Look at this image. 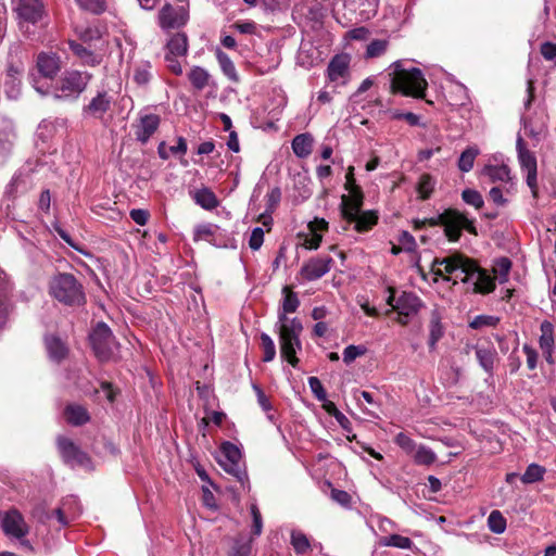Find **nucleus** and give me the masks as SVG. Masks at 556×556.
<instances>
[{"instance_id":"nucleus-1","label":"nucleus","mask_w":556,"mask_h":556,"mask_svg":"<svg viewBox=\"0 0 556 556\" xmlns=\"http://www.w3.org/2000/svg\"><path fill=\"white\" fill-rule=\"evenodd\" d=\"M282 292L285 296L281 308L278 312V321L275 328L279 338L281 358L292 367H296L299 364L296 353L302 349L300 334L302 333L303 326L300 319L289 318L287 314L294 313L300 305V301L296 293L291 291L289 287H285Z\"/></svg>"},{"instance_id":"nucleus-2","label":"nucleus","mask_w":556,"mask_h":556,"mask_svg":"<svg viewBox=\"0 0 556 556\" xmlns=\"http://www.w3.org/2000/svg\"><path fill=\"white\" fill-rule=\"evenodd\" d=\"M431 269L437 276L448 274L465 283H472L475 292L478 293H490L495 289L494 278L475 261L460 253L434 258Z\"/></svg>"},{"instance_id":"nucleus-3","label":"nucleus","mask_w":556,"mask_h":556,"mask_svg":"<svg viewBox=\"0 0 556 556\" xmlns=\"http://www.w3.org/2000/svg\"><path fill=\"white\" fill-rule=\"evenodd\" d=\"M391 76V92L407 97L424 98L428 83L419 68L406 70L402 61H395L389 67Z\"/></svg>"},{"instance_id":"nucleus-4","label":"nucleus","mask_w":556,"mask_h":556,"mask_svg":"<svg viewBox=\"0 0 556 556\" xmlns=\"http://www.w3.org/2000/svg\"><path fill=\"white\" fill-rule=\"evenodd\" d=\"M49 293L56 301L68 306H79L86 302L81 283L67 273H61L51 278Z\"/></svg>"},{"instance_id":"nucleus-5","label":"nucleus","mask_w":556,"mask_h":556,"mask_svg":"<svg viewBox=\"0 0 556 556\" xmlns=\"http://www.w3.org/2000/svg\"><path fill=\"white\" fill-rule=\"evenodd\" d=\"M427 225L430 226H444L445 236L450 241H458L462 230L466 229L468 232L476 235V227L473 222L468 219L463 213L457 210L448 208L437 217L426 218Z\"/></svg>"},{"instance_id":"nucleus-6","label":"nucleus","mask_w":556,"mask_h":556,"mask_svg":"<svg viewBox=\"0 0 556 556\" xmlns=\"http://www.w3.org/2000/svg\"><path fill=\"white\" fill-rule=\"evenodd\" d=\"M217 462L220 467L233 476L244 486L248 484V476L242 463L240 448L231 442H224L219 448Z\"/></svg>"},{"instance_id":"nucleus-7","label":"nucleus","mask_w":556,"mask_h":556,"mask_svg":"<svg viewBox=\"0 0 556 556\" xmlns=\"http://www.w3.org/2000/svg\"><path fill=\"white\" fill-rule=\"evenodd\" d=\"M90 79L88 72L67 71L59 80L54 97L61 100L76 99L87 88Z\"/></svg>"},{"instance_id":"nucleus-8","label":"nucleus","mask_w":556,"mask_h":556,"mask_svg":"<svg viewBox=\"0 0 556 556\" xmlns=\"http://www.w3.org/2000/svg\"><path fill=\"white\" fill-rule=\"evenodd\" d=\"M92 349L100 361L114 358L118 352V343L111 329L104 323H99L90 333Z\"/></svg>"},{"instance_id":"nucleus-9","label":"nucleus","mask_w":556,"mask_h":556,"mask_svg":"<svg viewBox=\"0 0 556 556\" xmlns=\"http://www.w3.org/2000/svg\"><path fill=\"white\" fill-rule=\"evenodd\" d=\"M391 294L387 299L388 305L393 311L397 312V323L405 326L408 324L409 318L417 315L422 303L420 299L412 292H403L397 299H395L392 290Z\"/></svg>"},{"instance_id":"nucleus-10","label":"nucleus","mask_w":556,"mask_h":556,"mask_svg":"<svg viewBox=\"0 0 556 556\" xmlns=\"http://www.w3.org/2000/svg\"><path fill=\"white\" fill-rule=\"evenodd\" d=\"M0 526L12 538L22 539L28 533V526L17 509L0 513Z\"/></svg>"},{"instance_id":"nucleus-11","label":"nucleus","mask_w":556,"mask_h":556,"mask_svg":"<svg viewBox=\"0 0 556 556\" xmlns=\"http://www.w3.org/2000/svg\"><path fill=\"white\" fill-rule=\"evenodd\" d=\"M189 13L185 5L174 8L167 3L159 12V25L163 29L179 28L187 23Z\"/></svg>"},{"instance_id":"nucleus-12","label":"nucleus","mask_w":556,"mask_h":556,"mask_svg":"<svg viewBox=\"0 0 556 556\" xmlns=\"http://www.w3.org/2000/svg\"><path fill=\"white\" fill-rule=\"evenodd\" d=\"M332 263L330 256L313 257L303 264L300 274L305 280H317L330 271Z\"/></svg>"},{"instance_id":"nucleus-13","label":"nucleus","mask_w":556,"mask_h":556,"mask_svg":"<svg viewBox=\"0 0 556 556\" xmlns=\"http://www.w3.org/2000/svg\"><path fill=\"white\" fill-rule=\"evenodd\" d=\"M350 56L348 54L334 55L328 64V79L338 85L346 84L350 77Z\"/></svg>"},{"instance_id":"nucleus-14","label":"nucleus","mask_w":556,"mask_h":556,"mask_svg":"<svg viewBox=\"0 0 556 556\" xmlns=\"http://www.w3.org/2000/svg\"><path fill=\"white\" fill-rule=\"evenodd\" d=\"M58 448L64 462L71 466H86L89 463L87 454L80 451L70 439L59 437Z\"/></svg>"},{"instance_id":"nucleus-15","label":"nucleus","mask_w":556,"mask_h":556,"mask_svg":"<svg viewBox=\"0 0 556 556\" xmlns=\"http://www.w3.org/2000/svg\"><path fill=\"white\" fill-rule=\"evenodd\" d=\"M24 65L22 62H11L8 65L4 87L9 98L15 99L20 93L21 77L24 73Z\"/></svg>"},{"instance_id":"nucleus-16","label":"nucleus","mask_w":556,"mask_h":556,"mask_svg":"<svg viewBox=\"0 0 556 556\" xmlns=\"http://www.w3.org/2000/svg\"><path fill=\"white\" fill-rule=\"evenodd\" d=\"M363 204V194L361 190H352L351 197L343 195L341 203L342 217L348 222L352 223L361 214V207Z\"/></svg>"},{"instance_id":"nucleus-17","label":"nucleus","mask_w":556,"mask_h":556,"mask_svg":"<svg viewBox=\"0 0 556 556\" xmlns=\"http://www.w3.org/2000/svg\"><path fill=\"white\" fill-rule=\"evenodd\" d=\"M15 10L20 18L34 24L41 17L43 5L41 0H18Z\"/></svg>"},{"instance_id":"nucleus-18","label":"nucleus","mask_w":556,"mask_h":556,"mask_svg":"<svg viewBox=\"0 0 556 556\" xmlns=\"http://www.w3.org/2000/svg\"><path fill=\"white\" fill-rule=\"evenodd\" d=\"M160 126V116L156 114H146L139 119L136 126V138L141 143H147L150 137L157 130Z\"/></svg>"},{"instance_id":"nucleus-19","label":"nucleus","mask_w":556,"mask_h":556,"mask_svg":"<svg viewBox=\"0 0 556 556\" xmlns=\"http://www.w3.org/2000/svg\"><path fill=\"white\" fill-rule=\"evenodd\" d=\"M60 59L56 54L46 52L38 54L37 70L42 77L52 79L60 72Z\"/></svg>"},{"instance_id":"nucleus-20","label":"nucleus","mask_w":556,"mask_h":556,"mask_svg":"<svg viewBox=\"0 0 556 556\" xmlns=\"http://www.w3.org/2000/svg\"><path fill=\"white\" fill-rule=\"evenodd\" d=\"M476 357L482 369L493 375L495 364L497 362V351L492 345H475Z\"/></svg>"},{"instance_id":"nucleus-21","label":"nucleus","mask_w":556,"mask_h":556,"mask_svg":"<svg viewBox=\"0 0 556 556\" xmlns=\"http://www.w3.org/2000/svg\"><path fill=\"white\" fill-rule=\"evenodd\" d=\"M194 203L203 210L213 211L219 206L216 194L207 187H201L190 192Z\"/></svg>"},{"instance_id":"nucleus-22","label":"nucleus","mask_w":556,"mask_h":556,"mask_svg":"<svg viewBox=\"0 0 556 556\" xmlns=\"http://www.w3.org/2000/svg\"><path fill=\"white\" fill-rule=\"evenodd\" d=\"M111 102L112 99L105 91L99 92L84 111L92 117L101 118L109 111Z\"/></svg>"},{"instance_id":"nucleus-23","label":"nucleus","mask_w":556,"mask_h":556,"mask_svg":"<svg viewBox=\"0 0 556 556\" xmlns=\"http://www.w3.org/2000/svg\"><path fill=\"white\" fill-rule=\"evenodd\" d=\"M45 344L49 358L55 363L63 361L68 353L66 344L54 334L46 336Z\"/></svg>"},{"instance_id":"nucleus-24","label":"nucleus","mask_w":556,"mask_h":556,"mask_svg":"<svg viewBox=\"0 0 556 556\" xmlns=\"http://www.w3.org/2000/svg\"><path fill=\"white\" fill-rule=\"evenodd\" d=\"M11 290L12 286L7 274L0 269V328L7 323L9 312L8 296Z\"/></svg>"},{"instance_id":"nucleus-25","label":"nucleus","mask_w":556,"mask_h":556,"mask_svg":"<svg viewBox=\"0 0 556 556\" xmlns=\"http://www.w3.org/2000/svg\"><path fill=\"white\" fill-rule=\"evenodd\" d=\"M219 232V227L214 224H200L194 228L193 231V240L194 241H206L213 245L218 247L217 243V235Z\"/></svg>"},{"instance_id":"nucleus-26","label":"nucleus","mask_w":556,"mask_h":556,"mask_svg":"<svg viewBox=\"0 0 556 556\" xmlns=\"http://www.w3.org/2000/svg\"><path fill=\"white\" fill-rule=\"evenodd\" d=\"M28 176L21 172L15 173L5 187V195L15 199L18 194L28 190Z\"/></svg>"},{"instance_id":"nucleus-27","label":"nucleus","mask_w":556,"mask_h":556,"mask_svg":"<svg viewBox=\"0 0 556 556\" xmlns=\"http://www.w3.org/2000/svg\"><path fill=\"white\" fill-rule=\"evenodd\" d=\"M313 137L309 134H301L293 138L292 150L298 157L304 159L312 153Z\"/></svg>"},{"instance_id":"nucleus-28","label":"nucleus","mask_w":556,"mask_h":556,"mask_svg":"<svg viewBox=\"0 0 556 556\" xmlns=\"http://www.w3.org/2000/svg\"><path fill=\"white\" fill-rule=\"evenodd\" d=\"M482 174L492 182H507L510 180V170L507 165H485Z\"/></svg>"},{"instance_id":"nucleus-29","label":"nucleus","mask_w":556,"mask_h":556,"mask_svg":"<svg viewBox=\"0 0 556 556\" xmlns=\"http://www.w3.org/2000/svg\"><path fill=\"white\" fill-rule=\"evenodd\" d=\"M167 54L185 56L188 52V38L184 33L175 34L167 42Z\"/></svg>"},{"instance_id":"nucleus-30","label":"nucleus","mask_w":556,"mask_h":556,"mask_svg":"<svg viewBox=\"0 0 556 556\" xmlns=\"http://www.w3.org/2000/svg\"><path fill=\"white\" fill-rule=\"evenodd\" d=\"M539 345L541 350H555L554 325L548 320H543L540 326Z\"/></svg>"},{"instance_id":"nucleus-31","label":"nucleus","mask_w":556,"mask_h":556,"mask_svg":"<svg viewBox=\"0 0 556 556\" xmlns=\"http://www.w3.org/2000/svg\"><path fill=\"white\" fill-rule=\"evenodd\" d=\"M65 417L66 420L74 426L84 425L89 420L87 409L84 406L76 404H72L66 407Z\"/></svg>"},{"instance_id":"nucleus-32","label":"nucleus","mask_w":556,"mask_h":556,"mask_svg":"<svg viewBox=\"0 0 556 556\" xmlns=\"http://www.w3.org/2000/svg\"><path fill=\"white\" fill-rule=\"evenodd\" d=\"M516 148L518 152V160L523 170L536 168L535 156L525 147L523 139L519 136L517 138Z\"/></svg>"},{"instance_id":"nucleus-33","label":"nucleus","mask_w":556,"mask_h":556,"mask_svg":"<svg viewBox=\"0 0 556 556\" xmlns=\"http://www.w3.org/2000/svg\"><path fill=\"white\" fill-rule=\"evenodd\" d=\"M70 48L81 60L84 64L94 66L100 63V58L81 43L71 41Z\"/></svg>"},{"instance_id":"nucleus-34","label":"nucleus","mask_w":556,"mask_h":556,"mask_svg":"<svg viewBox=\"0 0 556 556\" xmlns=\"http://www.w3.org/2000/svg\"><path fill=\"white\" fill-rule=\"evenodd\" d=\"M444 330L441 324V317L438 312H432L429 325V348L433 350L438 341L443 337Z\"/></svg>"},{"instance_id":"nucleus-35","label":"nucleus","mask_w":556,"mask_h":556,"mask_svg":"<svg viewBox=\"0 0 556 556\" xmlns=\"http://www.w3.org/2000/svg\"><path fill=\"white\" fill-rule=\"evenodd\" d=\"M188 78L197 90H203L210 83V74L206 70L200 66H193L188 73Z\"/></svg>"},{"instance_id":"nucleus-36","label":"nucleus","mask_w":556,"mask_h":556,"mask_svg":"<svg viewBox=\"0 0 556 556\" xmlns=\"http://www.w3.org/2000/svg\"><path fill=\"white\" fill-rule=\"evenodd\" d=\"M290 543L296 554H306L312 551V544L305 533L300 530H292Z\"/></svg>"},{"instance_id":"nucleus-37","label":"nucleus","mask_w":556,"mask_h":556,"mask_svg":"<svg viewBox=\"0 0 556 556\" xmlns=\"http://www.w3.org/2000/svg\"><path fill=\"white\" fill-rule=\"evenodd\" d=\"M216 59L219 63V66L223 71V73L231 80V81H238L239 76L236 71V66L233 62L230 60V58L220 49H217L216 52Z\"/></svg>"},{"instance_id":"nucleus-38","label":"nucleus","mask_w":556,"mask_h":556,"mask_svg":"<svg viewBox=\"0 0 556 556\" xmlns=\"http://www.w3.org/2000/svg\"><path fill=\"white\" fill-rule=\"evenodd\" d=\"M378 216L372 211L361 212V214L352 220L354 229L358 232H365L369 230L374 225L377 224Z\"/></svg>"},{"instance_id":"nucleus-39","label":"nucleus","mask_w":556,"mask_h":556,"mask_svg":"<svg viewBox=\"0 0 556 556\" xmlns=\"http://www.w3.org/2000/svg\"><path fill=\"white\" fill-rule=\"evenodd\" d=\"M152 65L148 61L138 63L134 68V81L139 86H146L152 78Z\"/></svg>"},{"instance_id":"nucleus-40","label":"nucleus","mask_w":556,"mask_h":556,"mask_svg":"<svg viewBox=\"0 0 556 556\" xmlns=\"http://www.w3.org/2000/svg\"><path fill=\"white\" fill-rule=\"evenodd\" d=\"M379 544L381 546H392L401 549H410L414 545L413 541L400 534H391L380 539Z\"/></svg>"},{"instance_id":"nucleus-41","label":"nucleus","mask_w":556,"mask_h":556,"mask_svg":"<svg viewBox=\"0 0 556 556\" xmlns=\"http://www.w3.org/2000/svg\"><path fill=\"white\" fill-rule=\"evenodd\" d=\"M477 147H468L458 159V168L463 173H468L472 169L476 157L479 154Z\"/></svg>"},{"instance_id":"nucleus-42","label":"nucleus","mask_w":556,"mask_h":556,"mask_svg":"<svg viewBox=\"0 0 556 556\" xmlns=\"http://www.w3.org/2000/svg\"><path fill=\"white\" fill-rule=\"evenodd\" d=\"M510 269L511 262L507 257H501L494 262L493 273L500 283H505L508 280Z\"/></svg>"},{"instance_id":"nucleus-43","label":"nucleus","mask_w":556,"mask_h":556,"mask_svg":"<svg viewBox=\"0 0 556 556\" xmlns=\"http://www.w3.org/2000/svg\"><path fill=\"white\" fill-rule=\"evenodd\" d=\"M435 459V453L425 445H419L414 454V460L418 465L429 466L433 464Z\"/></svg>"},{"instance_id":"nucleus-44","label":"nucleus","mask_w":556,"mask_h":556,"mask_svg":"<svg viewBox=\"0 0 556 556\" xmlns=\"http://www.w3.org/2000/svg\"><path fill=\"white\" fill-rule=\"evenodd\" d=\"M544 472L545 469L543 467L536 464H531L527 467L520 479L526 484L534 483L543 479Z\"/></svg>"},{"instance_id":"nucleus-45","label":"nucleus","mask_w":556,"mask_h":556,"mask_svg":"<svg viewBox=\"0 0 556 556\" xmlns=\"http://www.w3.org/2000/svg\"><path fill=\"white\" fill-rule=\"evenodd\" d=\"M500 321V318L492 315H478L475 316L469 323V327L472 329L493 328Z\"/></svg>"},{"instance_id":"nucleus-46","label":"nucleus","mask_w":556,"mask_h":556,"mask_svg":"<svg viewBox=\"0 0 556 556\" xmlns=\"http://www.w3.org/2000/svg\"><path fill=\"white\" fill-rule=\"evenodd\" d=\"M489 529L496 534H501L506 529V519L498 510H493L488 517Z\"/></svg>"},{"instance_id":"nucleus-47","label":"nucleus","mask_w":556,"mask_h":556,"mask_svg":"<svg viewBox=\"0 0 556 556\" xmlns=\"http://www.w3.org/2000/svg\"><path fill=\"white\" fill-rule=\"evenodd\" d=\"M434 185L435 182L430 175H421L417 185V191L419 193L420 199H428L434 189Z\"/></svg>"},{"instance_id":"nucleus-48","label":"nucleus","mask_w":556,"mask_h":556,"mask_svg":"<svg viewBox=\"0 0 556 556\" xmlns=\"http://www.w3.org/2000/svg\"><path fill=\"white\" fill-rule=\"evenodd\" d=\"M262 349L264 352L263 361L268 363L271 362L276 356V345L274 340L267 334H261Z\"/></svg>"},{"instance_id":"nucleus-49","label":"nucleus","mask_w":556,"mask_h":556,"mask_svg":"<svg viewBox=\"0 0 556 556\" xmlns=\"http://www.w3.org/2000/svg\"><path fill=\"white\" fill-rule=\"evenodd\" d=\"M462 199L466 204L471 205L477 210L481 208L484 204L482 195L475 189H465L462 192Z\"/></svg>"},{"instance_id":"nucleus-50","label":"nucleus","mask_w":556,"mask_h":556,"mask_svg":"<svg viewBox=\"0 0 556 556\" xmlns=\"http://www.w3.org/2000/svg\"><path fill=\"white\" fill-rule=\"evenodd\" d=\"M250 513L252 516V535L260 536L263 531V518L256 503L250 505Z\"/></svg>"},{"instance_id":"nucleus-51","label":"nucleus","mask_w":556,"mask_h":556,"mask_svg":"<svg viewBox=\"0 0 556 556\" xmlns=\"http://www.w3.org/2000/svg\"><path fill=\"white\" fill-rule=\"evenodd\" d=\"M366 353V348L363 345H348L343 350V362L345 364L353 363L357 357L364 355Z\"/></svg>"},{"instance_id":"nucleus-52","label":"nucleus","mask_w":556,"mask_h":556,"mask_svg":"<svg viewBox=\"0 0 556 556\" xmlns=\"http://www.w3.org/2000/svg\"><path fill=\"white\" fill-rule=\"evenodd\" d=\"M76 2L81 9L94 14H100L105 10L104 0H76Z\"/></svg>"},{"instance_id":"nucleus-53","label":"nucleus","mask_w":556,"mask_h":556,"mask_svg":"<svg viewBox=\"0 0 556 556\" xmlns=\"http://www.w3.org/2000/svg\"><path fill=\"white\" fill-rule=\"evenodd\" d=\"M395 443L404 451L406 452L407 454H410L415 451L416 448V443L414 442L413 439H410L407 434H405L404 432H400L395 439H394Z\"/></svg>"},{"instance_id":"nucleus-54","label":"nucleus","mask_w":556,"mask_h":556,"mask_svg":"<svg viewBox=\"0 0 556 556\" xmlns=\"http://www.w3.org/2000/svg\"><path fill=\"white\" fill-rule=\"evenodd\" d=\"M323 236L321 233L308 232L303 236V241L301 243L307 250H317L321 243Z\"/></svg>"},{"instance_id":"nucleus-55","label":"nucleus","mask_w":556,"mask_h":556,"mask_svg":"<svg viewBox=\"0 0 556 556\" xmlns=\"http://www.w3.org/2000/svg\"><path fill=\"white\" fill-rule=\"evenodd\" d=\"M308 386H309L312 393L318 401H320V402L325 401V399L327 397V393H326L320 380L317 377H309Z\"/></svg>"},{"instance_id":"nucleus-56","label":"nucleus","mask_w":556,"mask_h":556,"mask_svg":"<svg viewBox=\"0 0 556 556\" xmlns=\"http://www.w3.org/2000/svg\"><path fill=\"white\" fill-rule=\"evenodd\" d=\"M387 49V42L383 40H374L367 46L366 55L376 58L381 55Z\"/></svg>"},{"instance_id":"nucleus-57","label":"nucleus","mask_w":556,"mask_h":556,"mask_svg":"<svg viewBox=\"0 0 556 556\" xmlns=\"http://www.w3.org/2000/svg\"><path fill=\"white\" fill-rule=\"evenodd\" d=\"M263 242L264 230L261 227H255L250 235L249 247L252 250L257 251L262 247Z\"/></svg>"},{"instance_id":"nucleus-58","label":"nucleus","mask_w":556,"mask_h":556,"mask_svg":"<svg viewBox=\"0 0 556 556\" xmlns=\"http://www.w3.org/2000/svg\"><path fill=\"white\" fill-rule=\"evenodd\" d=\"M401 249L413 252L415 251L417 243L415 238L408 231H402L399 237Z\"/></svg>"},{"instance_id":"nucleus-59","label":"nucleus","mask_w":556,"mask_h":556,"mask_svg":"<svg viewBox=\"0 0 556 556\" xmlns=\"http://www.w3.org/2000/svg\"><path fill=\"white\" fill-rule=\"evenodd\" d=\"M331 498L343 507H349L351 504V495L343 490L332 489Z\"/></svg>"},{"instance_id":"nucleus-60","label":"nucleus","mask_w":556,"mask_h":556,"mask_svg":"<svg viewBox=\"0 0 556 556\" xmlns=\"http://www.w3.org/2000/svg\"><path fill=\"white\" fill-rule=\"evenodd\" d=\"M130 218L139 226H144L149 220V212L142 208H132L129 213Z\"/></svg>"},{"instance_id":"nucleus-61","label":"nucleus","mask_w":556,"mask_h":556,"mask_svg":"<svg viewBox=\"0 0 556 556\" xmlns=\"http://www.w3.org/2000/svg\"><path fill=\"white\" fill-rule=\"evenodd\" d=\"M541 53L545 60L553 61L556 63V45L555 43L544 42L541 46Z\"/></svg>"},{"instance_id":"nucleus-62","label":"nucleus","mask_w":556,"mask_h":556,"mask_svg":"<svg viewBox=\"0 0 556 556\" xmlns=\"http://www.w3.org/2000/svg\"><path fill=\"white\" fill-rule=\"evenodd\" d=\"M307 227L311 232L321 233L328 229V222H326L324 218L316 217L309 222Z\"/></svg>"},{"instance_id":"nucleus-63","label":"nucleus","mask_w":556,"mask_h":556,"mask_svg":"<svg viewBox=\"0 0 556 556\" xmlns=\"http://www.w3.org/2000/svg\"><path fill=\"white\" fill-rule=\"evenodd\" d=\"M266 198H267L268 210L273 211L278 205V203L280 201V198H281L280 189L279 188L271 189L267 193Z\"/></svg>"},{"instance_id":"nucleus-64","label":"nucleus","mask_w":556,"mask_h":556,"mask_svg":"<svg viewBox=\"0 0 556 556\" xmlns=\"http://www.w3.org/2000/svg\"><path fill=\"white\" fill-rule=\"evenodd\" d=\"M168 150L172 154H179V155L184 156L188 150L186 139L184 137H178L177 143L175 146L168 147Z\"/></svg>"}]
</instances>
